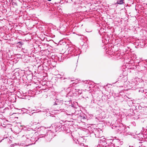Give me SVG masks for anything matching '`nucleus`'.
I'll list each match as a JSON object with an SVG mask.
<instances>
[{
  "mask_svg": "<svg viewBox=\"0 0 147 147\" xmlns=\"http://www.w3.org/2000/svg\"><path fill=\"white\" fill-rule=\"evenodd\" d=\"M123 143V142L118 141L117 142V144H119L120 145H122Z\"/></svg>",
  "mask_w": 147,
  "mask_h": 147,
  "instance_id": "nucleus-2",
  "label": "nucleus"
},
{
  "mask_svg": "<svg viewBox=\"0 0 147 147\" xmlns=\"http://www.w3.org/2000/svg\"><path fill=\"white\" fill-rule=\"evenodd\" d=\"M95 134H96L95 135H96V134H97V132H95Z\"/></svg>",
  "mask_w": 147,
  "mask_h": 147,
  "instance_id": "nucleus-5",
  "label": "nucleus"
},
{
  "mask_svg": "<svg viewBox=\"0 0 147 147\" xmlns=\"http://www.w3.org/2000/svg\"><path fill=\"white\" fill-rule=\"evenodd\" d=\"M75 70H76V68H75Z\"/></svg>",
  "mask_w": 147,
  "mask_h": 147,
  "instance_id": "nucleus-7",
  "label": "nucleus"
},
{
  "mask_svg": "<svg viewBox=\"0 0 147 147\" xmlns=\"http://www.w3.org/2000/svg\"><path fill=\"white\" fill-rule=\"evenodd\" d=\"M124 0H117V3L119 4H123Z\"/></svg>",
  "mask_w": 147,
  "mask_h": 147,
  "instance_id": "nucleus-1",
  "label": "nucleus"
},
{
  "mask_svg": "<svg viewBox=\"0 0 147 147\" xmlns=\"http://www.w3.org/2000/svg\"><path fill=\"white\" fill-rule=\"evenodd\" d=\"M48 1H51V0H47Z\"/></svg>",
  "mask_w": 147,
  "mask_h": 147,
  "instance_id": "nucleus-6",
  "label": "nucleus"
},
{
  "mask_svg": "<svg viewBox=\"0 0 147 147\" xmlns=\"http://www.w3.org/2000/svg\"><path fill=\"white\" fill-rule=\"evenodd\" d=\"M109 147H115V146L114 144H113V143H111V144L109 145Z\"/></svg>",
  "mask_w": 147,
  "mask_h": 147,
  "instance_id": "nucleus-3",
  "label": "nucleus"
},
{
  "mask_svg": "<svg viewBox=\"0 0 147 147\" xmlns=\"http://www.w3.org/2000/svg\"><path fill=\"white\" fill-rule=\"evenodd\" d=\"M58 78H63V77H61V76L60 75H58Z\"/></svg>",
  "mask_w": 147,
  "mask_h": 147,
  "instance_id": "nucleus-4",
  "label": "nucleus"
}]
</instances>
